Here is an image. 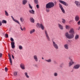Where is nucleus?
Returning a JSON list of instances; mask_svg holds the SVG:
<instances>
[{
    "instance_id": "obj_13",
    "label": "nucleus",
    "mask_w": 80,
    "mask_h": 80,
    "mask_svg": "<svg viewBox=\"0 0 80 80\" xmlns=\"http://www.w3.org/2000/svg\"><path fill=\"white\" fill-rule=\"evenodd\" d=\"M58 25L59 28L60 29V30H62L63 29V27L62 25L60 24H58Z\"/></svg>"
},
{
    "instance_id": "obj_26",
    "label": "nucleus",
    "mask_w": 80,
    "mask_h": 80,
    "mask_svg": "<svg viewBox=\"0 0 80 80\" xmlns=\"http://www.w3.org/2000/svg\"><path fill=\"white\" fill-rule=\"evenodd\" d=\"M24 74H25V76L27 78H29V76H28V73H27V72H25L24 73Z\"/></svg>"
},
{
    "instance_id": "obj_10",
    "label": "nucleus",
    "mask_w": 80,
    "mask_h": 80,
    "mask_svg": "<svg viewBox=\"0 0 80 80\" xmlns=\"http://www.w3.org/2000/svg\"><path fill=\"white\" fill-rule=\"evenodd\" d=\"M20 66L22 69V70H25V65H24V64L21 63Z\"/></svg>"
},
{
    "instance_id": "obj_53",
    "label": "nucleus",
    "mask_w": 80,
    "mask_h": 80,
    "mask_svg": "<svg viewBox=\"0 0 80 80\" xmlns=\"http://www.w3.org/2000/svg\"><path fill=\"white\" fill-rule=\"evenodd\" d=\"M42 60H44V58H42Z\"/></svg>"
},
{
    "instance_id": "obj_43",
    "label": "nucleus",
    "mask_w": 80,
    "mask_h": 80,
    "mask_svg": "<svg viewBox=\"0 0 80 80\" xmlns=\"http://www.w3.org/2000/svg\"><path fill=\"white\" fill-rule=\"evenodd\" d=\"M34 67H36V68H38V65H37V64H35V65H34Z\"/></svg>"
},
{
    "instance_id": "obj_34",
    "label": "nucleus",
    "mask_w": 80,
    "mask_h": 80,
    "mask_svg": "<svg viewBox=\"0 0 80 80\" xmlns=\"http://www.w3.org/2000/svg\"><path fill=\"white\" fill-rule=\"evenodd\" d=\"M5 15H6V16H8V12H7L6 11H5Z\"/></svg>"
},
{
    "instance_id": "obj_17",
    "label": "nucleus",
    "mask_w": 80,
    "mask_h": 80,
    "mask_svg": "<svg viewBox=\"0 0 80 80\" xmlns=\"http://www.w3.org/2000/svg\"><path fill=\"white\" fill-rule=\"evenodd\" d=\"M73 64H74V62H73V60L69 62V67H71Z\"/></svg>"
},
{
    "instance_id": "obj_23",
    "label": "nucleus",
    "mask_w": 80,
    "mask_h": 80,
    "mask_svg": "<svg viewBox=\"0 0 80 80\" xmlns=\"http://www.w3.org/2000/svg\"><path fill=\"white\" fill-rule=\"evenodd\" d=\"M40 28H41L42 30H43L44 29H45V27H44V26H43V25L42 23L40 24Z\"/></svg>"
},
{
    "instance_id": "obj_9",
    "label": "nucleus",
    "mask_w": 80,
    "mask_h": 80,
    "mask_svg": "<svg viewBox=\"0 0 80 80\" xmlns=\"http://www.w3.org/2000/svg\"><path fill=\"white\" fill-rule=\"evenodd\" d=\"M80 65L79 64H76L74 66L73 68L74 69H78L80 68Z\"/></svg>"
},
{
    "instance_id": "obj_14",
    "label": "nucleus",
    "mask_w": 80,
    "mask_h": 80,
    "mask_svg": "<svg viewBox=\"0 0 80 80\" xmlns=\"http://www.w3.org/2000/svg\"><path fill=\"white\" fill-rule=\"evenodd\" d=\"M64 47L66 50H68V45L67 44H66L64 45Z\"/></svg>"
},
{
    "instance_id": "obj_22",
    "label": "nucleus",
    "mask_w": 80,
    "mask_h": 80,
    "mask_svg": "<svg viewBox=\"0 0 80 80\" xmlns=\"http://www.w3.org/2000/svg\"><path fill=\"white\" fill-rule=\"evenodd\" d=\"M79 38V35L78 34H76L75 37V40H78Z\"/></svg>"
},
{
    "instance_id": "obj_47",
    "label": "nucleus",
    "mask_w": 80,
    "mask_h": 80,
    "mask_svg": "<svg viewBox=\"0 0 80 80\" xmlns=\"http://www.w3.org/2000/svg\"><path fill=\"white\" fill-rule=\"evenodd\" d=\"M23 31V30L24 31H25L26 30V28L25 27L23 28L22 29Z\"/></svg>"
},
{
    "instance_id": "obj_1",
    "label": "nucleus",
    "mask_w": 80,
    "mask_h": 80,
    "mask_svg": "<svg viewBox=\"0 0 80 80\" xmlns=\"http://www.w3.org/2000/svg\"><path fill=\"white\" fill-rule=\"evenodd\" d=\"M69 33L70 34H69L68 32H67L65 33V36L66 38L68 39H72V38H74V34H75L74 29L73 28H71L69 31Z\"/></svg>"
},
{
    "instance_id": "obj_45",
    "label": "nucleus",
    "mask_w": 80,
    "mask_h": 80,
    "mask_svg": "<svg viewBox=\"0 0 80 80\" xmlns=\"http://www.w3.org/2000/svg\"><path fill=\"white\" fill-rule=\"evenodd\" d=\"M2 53H0V58H2Z\"/></svg>"
},
{
    "instance_id": "obj_7",
    "label": "nucleus",
    "mask_w": 80,
    "mask_h": 80,
    "mask_svg": "<svg viewBox=\"0 0 80 80\" xmlns=\"http://www.w3.org/2000/svg\"><path fill=\"white\" fill-rule=\"evenodd\" d=\"M33 58L36 62H37L38 61V57L37 55H34L33 56Z\"/></svg>"
},
{
    "instance_id": "obj_11",
    "label": "nucleus",
    "mask_w": 80,
    "mask_h": 80,
    "mask_svg": "<svg viewBox=\"0 0 80 80\" xmlns=\"http://www.w3.org/2000/svg\"><path fill=\"white\" fill-rule=\"evenodd\" d=\"M11 18H12V20H13V21L15 22H16V23H18V24H19V25H20V22H19V21H18V20L14 19V18L13 17V16H11Z\"/></svg>"
},
{
    "instance_id": "obj_39",
    "label": "nucleus",
    "mask_w": 80,
    "mask_h": 80,
    "mask_svg": "<svg viewBox=\"0 0 80 80\" xmlns=\"http://www.w3.org/2000/svg\"><path fill=\"white\" fill-rule=\"evenodd\" d=\"M68 59L70 60V61H72V60H73L72 59L71 56H69L68 58Z\"/></svg>"
},
{
    "instance_id": "obj_33",
    "label": "nucleus",
    "mask_w": 80,
    "mask_h": 80,
    "mask_svg": "<svg viewBox=\"0 0 80 80\" xmlns=\"http://www.w3.org/2000/svg\"><path fill=\"white\" fill-rule=\"evenodd\" d=\"M18 48L19 50H22V49L23 48V47H22V46L20 45L18 46Z\"/></svg>"
},
{
    "instance_id": "obj_36",
    "label": "nucleus",
    "mask_w": 80,
    "mask_h": 80,
    "mask_svg": "<svg viewBox=\"0 0 80 80\" xmlns=\"http://www.w3.org/2000/svg\"><path fill=\"white\" fill-rule=\"evenodd\" d=\"M28 5L29 6V8H30L31 9H32L33 8L32 6L30 5V4H29Z\"/></svg>"
},
{
    "instance_id": "obj_2",
    "label": "nucleus",
    "mask_w": 80,
    "mask_h": 80,
    "mask_svg": "<svg viewBox=\"0 0 80 80\" xmlns=\"http://www.w3.org/2000/svg\"><path fill=\"white\" fill-rule=\"evenodd\" d=\"M46 8H51L54 7V3L52 2H48L46 5Z\"/></svg>"
},
{
    "instance_id": "obj_16",
    "label": "nucleus",
    "mask_w": 80,
    "mask_h": 80,
    "mask_svg": "<svg viewBox=\"0 0 80 80\" xmlns=\"http://www.w3.org/2000/svg\"><path fill=\"white\" fill-rule=\"evenodd\" d=\"M11 45L12 48H14L15 47V42H11Z\"/></svg>"
},
{
    "instance_id": "obj_8",
    "label": "nucleus",
    "mask_w": 80,
    "mask_h": 80,
    "mask_svg": "<svg viewBox=\"0 0 80 80\" xmlns=\"http://www.w3.org/2000/svg\"><path fill=\"white\" fill-rule=\"evenodd\" d=\"M75 3L76 4V6L78 7H79L80 8V2L77 1H75Z\"/></svg>"
},
{
    "instance_id": "obj_44",
    "label": "nucleus",
    "mask_w": 80,
    "mask_h": 80,
    "mask_svg": "<svg viewBox=\"0 0 80 80\" xmlns=\"http://www.w3.org/2000/svg\"><path fill=\"white\" fill-rule=\"evenodd\" d=\"M36 7L37 8H39V5L38 4H37L36 5Z\"/></svg>"
},
{
    "instance_id": "obj_35",
    "label": "nucleus",
    "mask_w": 80,
    "mask_h": 80,
    "mask_svg": "<svg viewBox=\"0 0 80 80\" xmlns=\"http://www.w3.org/2000/svg\"><path fill=\"white\" fill-rule=\"evenodd\" d=\"M2 23H7V21L5 20H3L2 21Z\"/></svg>"
},
{
    "instance_id": "obj_51",
    "label": "nucleus",
    "mask_w": 80,
    "mask_h": 80,
    "mask_svg": "<svg viewBox=\"0 0 80 80\" xmlns=\"http://www.w3.org/2000/svg\"><path fill=\"white\" fill-rule=\"evenodd\" d=\"M2 22H0V26H2Z\"/></svg>"
},
{
    "instance_id": "obj_21",
    "label": "nucleus",
    "mask_w": 80,
    "mask_h": 80,
    "mask_svg": "<svg viewBox=\"0 0 80 80\" xmlns=\"http://www.w3.org/2000/svg\"><path fill=\"white\" fill-rule=\"evenodd\" d=\"M36 26L38 28H40V24L39 23H38L36 24Z\"/></svg>"
},
{
    "instance_id": "obj_41",
    "label": "nucleus",
    "mask_w": 80,
    "mask_h": 80,
    "mask_svg": "<svg viewBox=\"0 0 80 80\" xmlns=\"http://www.w3.org/2000/svg\"><path fill=\"white\" fill-rule=\"evenodd\" d=\"M10 40L11 42H13V41H14V40L13 38H10Z\"/></svg>"
},
{
    "instance_id": "obj_31",
    "label": "nucleus",
    "mask_w": 80,
    "mask_h": 80,
    "mask_svg": "<svg viewBox=\"0 0 80 80\" xmlns=\"http://www.w3.org/2000/svg\"><path fill=\"white\" fill-rule=\"evenodd\" d=\"M53 75L54 77H57L58 76V73L57 72H54L53 74Z\"/></svg>"
},
{
    "instance_id": "obj_37",
    "label": "nucleus",
    "mask_w": 80,
    "mask_h": 80,
    "mask_svg": "<svg viewBox=\"0 0 80 80\" xmlns=\"http://www.w3.org/2000/svg\"><path fill=\"white\" fill-rule=\"evenodd\" d=\"M5 37L6 38H8V35L7 34H5Z\"/></svg>"
},
{
    "instance_id": "obj_15",
    "label": "nucleus",
    "mask_w": 80,
    "mask_h": 80,
    "mask_svg": "<svg viewBox=\"0 0 80 80\" xmlns=\"http://www.w3.org/2000/svg\"><path fill=\"white\" fill-rule=\"evenodd\" d=\"M80 20V18H79V16L78 15H77L75 17V20L76 22H78Z\"/></svg>"
},
{
    "instance_id": "obj_28",
    "label": "nucleus",
    "mask_w": 80,
    "mask_h": 80,
    "mask_svg": "<svg viewBox=\"0 0 80 80\" xmlns=\"http://www.w3.org/2000/svg\"><path fill=\"white\" fill-rule=\"evenodd\" d=\"M62 23L65 24L66 23V20H65V19H62Z\"/></svg>"
},
{
    "instance_id": "obj_49",
    "label": "nucleus",
    "mask_w": 80,
    "mask_h": 80,
    "mask_svg": "<svg viewBox=\"0 0 80 80\" xmlns=\"http://www.w3.org/2000/svg\"><path fill=\"white\" fill-rule=\"evenodd\" d=\"M12 57L13 59H14V56H13V55H12Z\"/></svg>"
},
{
    "instance_id": "obj_30",
    "label": "nucleus",
    "mask_w": 80,
    "mask_h": 80,
    "mask_svg": "<svg viewBox=\"0 0 80 80\" xmlns=\"http://www.w3.org/2000/svg\"><path fill=\"white\" fill-rule=\"evenodd\" d=\"M20 20L21 22H23L24 21V18L22 17H21L20 18Z\"/></svg>"
},
{
    "instance_id": "obj_24",
    "label": "nucleus",
    "mask_w": 80,
    "mask_h": 80,
    "mask_svg": "<svg viewBox=\"0 0 80 80\" xmlns=\"http://www.w3.org/2000/svg\"><path fill=\"white\" fill-rule=\"evenodd\" d=\"M45 60L46 62H48V63H51V62H52V60L50 59L48 60L45 59Z\"/></svg>"
},
{
    "instance_id": "obj_46",
    "label": "nucleus",
    "mask_w": 80,
    "mask_h": 80,
    "mask_svg": "<svg viewBox=\"0 0 80 80\" xmlns=\"http://www.w3.org/2000/svg\"><path fill=\"white\" fill-rule=\"evenodd\" d=\"M20 29L22 31H23V29H22V27H21V25H20Z\"/></svg>"
},
{
    "instance_id": "obj_20",
    "label": "nucleus",
    "mask_w": 80,
    "mask_h": 80,
    "mask_svg": "<svg viewBox=\"0 0 80 80\" xmlns=\"http://www.w3.org/2000/svg\"><path fill=\"white\" fill-rule=\"evenodd\" d=\"M30 20L32 23H34V22H35V20H34L33 18H30Z\"/></svg>"
},
{
    "instance_id": "obj_42",
    "label": "nucleus",
    "mask_w": 80,
    "mask_h": 80,
    "mask_svg": "<svg viewBox=\"0 0 80 80\" xmlns=\"http://www.w3.org/2000/svg\"><path fill=\"white\" fill-rule=\"evenodd\" d=\"M77 24L78 25H80V20L77 22Z\"/></svg>"
},
{
    "instance_id": "obj_48",
    "label": "nucleus",
    "mask_w": 80,
    "mask_h": 80,
    "mask_svg": "<svg viewBox=\"0 0 80 80\" xmlns=\"http://www.w3.org/2000/svg\"><path fill=\"white\" fill-rule=\"evenodd\" d=\"M78 30H80V26L79 27H78Z\"/></svg>"
},
{
    "instance_id": "obj_50",
    "label": "nucleus",
    "mask_w": 80,
    "mask_h": 80,
    "mask_svg": "<svg viewBox=\"0 0 80 80\" xmlns=\"http://www.w3.org/2000/svg\"><path fill=\"white\" fill-rule=\"evenodd\" d=\"M54 63L55 64H57V62H56V61H54Z\"/></svg>"
},
{
    "instance_id": "obj_25",
    "label": "nucleus",
    "mask_w": 80,
    "mask_h": 80,
    "mask_svg": "<svg viewBox=\"0 0 80 80\" xmlns=\"http://www.w3.org/2000/svg\"><path fill=\"white\" fill-rule=\"evenodd\" d=\"M65 28L67 30H69L70 28V27L68 25H66Z\"/></svg>"
},
{
    "instance_id": "obj_27",
    "label": "nucleus",
    "mask_w": 80,
    "mask_h": 80,
    "mask_svg": "<svg viewBox=\"0 0 80 80\" xmlns=\"http://www.w3.org/2000/svg\"><path fill=\"white\" fill-rule=\"evenodd\" d=\"M35 31V30L34 29H33L32 30H31L30 32V34H32V33H34Z\"/></svg>"
},
{
    "instance_id": "obj_52",
    "label": "nucleus",
    "mask_w": 80,
    "mask_h": 80,
    "mask_svg": "<svg viewBox=\"0 0 80 80\" xmlns=\"http://www.w3.org/2000/svg\"><path fill=\"white\" fill-rule=\"evenodd\" d=\"M60 67H62V64H61V65H60Z\"/></svg>"
},
{
    "instance_id": "obj_3",
    "label": "nucleus",
    "mask_w": 80,
    "mask_h": 80,
    "mask_svg": "<svg viewBox=\"0 0 80 80\" xmlns=\"http://www.w3.org/2000/svg\"><path fill=\"white\" fill-rule=\"evenodd\" d=\"M44 33L47 39L48 40V41H50V37L48 35V32L46 30H45Z\"/></svg>"
},
{
    "instance_id": "obj_38",
    "label": "nucleus",
    "mask_w": 80,
    "mask_h": 80,
    "mask_svg": "<svg viewBox=\"0 0 80 80\" xmlns=\"http://www.w3.org/2000/svg\"><path fill=\"white\" fill-rule=\"evenodd\" d=\"M14 76H17V72H14Z\"/></svg>"
},
{
    "instance_id": "obj_54",
    "label": "nucleus",
    "mask_w": 80,
    "mask_h": 80,
    "mask_svg": "<svg viewBox=\"0 0 80 80\" xmlns=\"http://www.w3.org/2000/svg\"><path fill=\"white\" fill-rule=\"evenodd\" d=\"M13 52H14V53H15V51H14Z\"/></svg>"
},
{
    "instance_id": "obj_18",
    "label": "nucleus",
    "mask_w": 80,
    "mask_h": 80,
    "mask_svg": "<svg viewBox=\"0 0 80 80\" xmlns=\"http://www.w3.org/2000/svg\"><path fill=\"white\" fill-rule=\"evenodd\" d=\"M27 0H23L22 1V4L24 5H26L27 3Z\"/></svg>"
},
{
    "instance_id": "obj_19",
    "label": "nucleus",
    "mask_w": 80,
    "mask_h": 80,
    "mask_svg": "<svg viewBox=\"0 0 80 80\" xmlns=\"http://www.w3.org/2000/svg\"><path fill=\"white\" fill-rule=\"evenodd\" d=\"M29 13H32V14H33V15L35 14V11H34V10H33V9L29 10Z\"/></svg>"
},
{
    "instance_id": "obj_32",
    "label": "nucleus",
    "mask_w": 80,
    "mask_h": 80,
    "mask_svg": "<svg viewBox=\"0 0 80 80\" xmlns=\"http://www.w3.org/2000/svg\"><path fill=\"white\" fill-rule=\"evenodd\" d=\"M34 2L35 4H38V0H34Z\"/></svg>"
},
{
    "instance_id": "obj_4",
    "label": "nucleus",
    "mask_w": 80,
    "mask_h": 80,
    "mask_svg": "<svg viewBox=\"0 0 80 80\" xmlns=\"http://www.w3.org/2000/svg\"><path fill=\"white\" fill-rule=\"evenodd\" d=\"M52 45L53 47L55 49H56V50H58V46L56 43L55 42L52 41Z\"/></svg>"
},
{
    "instance_id": "obj_6",
    "label": "nucleus",
    "mask_w": 80,
    "mask_h": 80,
    "mask_svg": "<svg viewBox=\"0 0 80 80\" xmlns=\"http://www.w3.org/2000/svg\"><path fill=\"white\" fill-rule=\"evenodd\" d=\"M59 7L61 9V10L62 11V12L63 13H65V10H64V9L63 8V7H62V4H61L60 3L59 4Z\"/></svg>"
},
{
    "instance_id": "obj_5",
    "label": "nucleus",
    "mask_w": 80,
    "mask_h": 80,
    "mask_svg": "<svg viewBox=\"0 0 80 80\" xmlns=\"http://www.w3.org/2000/svg\"><path fill=\"white\" fill-rule=\"evenodd\" d=\"M59 2H60V3H62V4H63V5H65V6H66V7H67L68 5V3H67L66 2L63 1L59 0Z\"/></svg>"
},
{
    "instance_id": "obj_40",
    "label": "nucleus",
    "mask_w": 80,
    "mask_h": 80,
    "mask_svg": "<svg viewBox=\"0 0 80 80\" xmlns=\"http://www.w3.org/2000/svg\"><path fill=\"white\" fill-rule=\"evenodd\" d=\"M5 72H7L8 71V68H7V67H6L5 68Z\"/></svg>"
},
{
    "instance_id": "obj_12",
    "label": "nucleus",
    "mask_w": 80,
    "mask_h": 80,
    "mask_svg": "<svg viewBox=\"0 0 80 80\" xmlns=\"http://www.w3.org/2000/svg\"><path fill=\"white\" fill-rule=\"evenodd\" d=\"M8 56L9 57V61L11 65H12V58H11V56L9 54H8Z\"/></svg>"
},
{
    "instance_id": "obj_29",
    "label": "nucleus",
    "mask_w": 80,
    "mask_h": 80,
    "mask_svg": "<svg viewBox=\"0 0 80 80\" xmlns=\"http://www.w3.org/2000/svg\"><path fill=\"white\" fill-rule=\"evenodd\" d=\"M49 8H47V6H46V10L47 12H50V9H49Z\"/></svg>"
}]
</instances>
